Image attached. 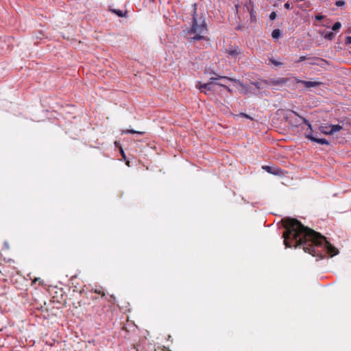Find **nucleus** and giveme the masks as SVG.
<instances>
[{"label": "nucleus", "instance_id": "f257e3e1", "mask_svg": "<svg viewBox=\"0 0 351 351\" xmlns=\"http://www.w3.org/2000/svg\"><path fill=\"white\" fill-rule=\"evenodd\" d=\"M283 223L285 230L282 237L286 247H302L305 252L313 256H317L320 259L324 258L325 254L317 250V247H323L331 257L339 253L338 250L328 242L325 237L304 226L298 219H285L283 220Z\"/></svg>", "mask_w": 351, "mask_h": 351}, {"label": "nucleus", "instance_id": "f03ea898", "mask_svg": "<svg viewBox=\"0 0 351 351\" xmlns=\"http://www.w3.org/2000/svg\"><path fill=\"white\" fill-rule=\"evenodd\" d=\"M192 21L190 28L187 31V35L192 36L193 40L205 39V34L208 32V27L204 16H199L197 14V4H193Z\"/></svg>", "mask_w": 351, "mask_h": 351}, {"label": "nucleus", "instance_id": "7ed1b4c3", "mask_svg": "<svg viewBox=\"0 0 351 351\" xmlns=\"http://www.w3.org/2000/svg\"><path fill=\"white\" fill-rule=\"evenodd\" d=\"M213 73L215 75V77H212L210 78V81H209V82H208L207 86L205 88V90H204V94L208 95L210 94V92L213 91L214 90V88H213L214 84L222 86L226 90L230 92L231 89L228 86H227L224 84H222L221 83L215 82V80H219V79H226L229 81L233 82V81H234V79L227 77V76L218 75L214 72H213Z\"/></svg>", "mask_w": 351, "mask_h": 351}, {"label": "nucleus", "instance_id": "20e7f679", "mask_svg": "<svg viewBox=\"0 0 351 351\" xmlns=\"http://www.w3.org/2000/svg\"><path fill=\"white\" fill-rule=\"evenodd\" d=\"M294 77H276V78H270L267 80H264L263 82L264 84L267 86H283L288 82H292L294 83L293 78Z\"/></svg>", "mask_w": 351, "mask_h": 351}, {"label": "nucleus", "instance_id": "39448f33", "mask_svg": "<svg viewBox=\"0 0 351 351\" xmlns=\"http://www.w3.org/2000/svg\"><path fill=\"white\" fill-rule=\"evenodd\" d=\"M228 58H241L243 56V53L241 49L237 45H230L228 49H226Z\"/></svg>", "mask_w": 351, "mask_h": 351}, {"label": "nucleus", "instance_id": "423d86ee", "mask_svg": "<svg viewBox=\"0 0 351 351\" xmlns=\"http://www.w3.org/2000/svg\"><path fill=\"white\" fill-rule=\"evenodd\" d=\"M294 83L295 84H302L306 88H310L313 87H317L321 85L322 83L317 81H304L294 77L293 78Z\"/></svg>", "mask_w": 351, "mask_h": 351}, {"label": "nucleus", "instance_id": "0eeeda50", "mask_svg": "<svg viewBox=\"0 0 351 351\" xmlns=\"http://www.w3.org/2000/svg\"><path fill=\"white\" fill-rule=\"evenodd\" d=\"M290 112H291V114H293L295 116L298 117V119L301 120L304 123H305L308 126V128L309 129V132H306L305 133V136H306V138H307L308 139L310 140L309 136H314L313 135V130H312L311 124L305 118L300 116L296 112H295L293 110H290Z\"/></svg>", "mask_w": 351, "mask_h": 351}, {"label": "nucleus", "instance_id": "6e6552de", "mask_svg": "<svg viewBox=\"0 0 351 351\" xmlns=\"http://www.w3.org/2000/svg\"><path fill=\"white\" fill-rule=\"evenodd\" d=\"M263 169L264 170H265L267 172H268L271 174L276 175V176H280L282 173V170L276 167L265 165V166H263Z\"/></svg>", "mask_w": 351, "mask_h": 351}, {"label": "nucleus", "instance_id": "1a4fd4ad", "mask_svg": "<svg viewBox=\"0 0 351 351\" xmlns=\"http://www.w3.org/2000/svg\"><path fill=\"white\" fill-rule=\"evenodd\" d=\"M310 60V62H308L311 65H317V66H323V63H326V61L322 58H317V57H313L308 58Z\"/></svg>", "mask_w": 351, "mask_h": 351}, {"label": "nucleus", "instance_id": "9d476101", "mask_svg": "<svg viewBox=\"0 0 351 351\" xmlns=\"http://www.w3.org/2000/svg\"><path fill=\"white\" fill-rule=\"evenodd\" d=\"M342 127L340 125H330L329 130H324V134H332L335 132H339L341 130Z\"/></svg>", "mask_w": 351, "mask_h": 351}, {"label": "nucleus", "instance_id": "9b49d317", "mask_svg": "<svg viewBox=\"0 0 351 351\" xmlns=\"http://www.w3.org/2000/svg\"><path fill=\"white\" fill-rule=\"evenodd\" d=\"M310 140L313 142L317 143L321 145H328L329 142L325 138H317L315 136H309Z\"/></svg>", "mask_w": 351, "mask_h": 351}, {"label": "nucleus", "instance_id": "f8f14e48", "mask_svg": "<svg viewBox=\"0 0 351 351\" xmlns=\"http://www.w3.org/2000/svg\"><path fill=\"white\" fill-rule=\"evenodd\" d=\"M281 36V32L279 29H275L271 33V36L274 39H278Z\"/></svg>", "mask_w": 351, "mask_h": 351}, {"label": "nucleus", "instance_id": "ddd939ff", "mask_svg": "<svg viewBox=\"0 0 351 351\" xmlns=\"http://www.w3.org/2000/svg\"><path fill=\"white\" fill-rule=\"evenodd\" d=\"M207 84L208 83L201 84L200 82H199V84L196 85V88H198L200 90V92L204 93V90H205Z\"/></svg>", "mask_w": 351, "mask_h": 351}, {"label": "nucleus", "instance_id": "4468645a", "mask_svg": "<svg viewBox=\"0 0 351 351\" xmlns=\"http://www.w3.org/2000/svg\"><path fill=\"white\" fill-rule=\"evenodd\" d=\"M123 133H126V134H144L143 132L136 131L134 130H126L125 131H123Z\"/></svg>", "mask_w": 351, "mask_h": 351}, {"label": "nucleus", "instance_id": "2eb2a0df", "mask_svg": "<svg viewBox=\"0 0 351 351\" xmlns=\"http://www.w3.org/2000/svg\"><path fill=\"white\" fill-rule=\"evenodd\" d=\"M341 27V23L340 22H336L332 27V29L333 31L339 30Z\"/></svg>", "mask_w": 351, "mask_h": 351}, {"label": "nucleus", "instance_id": "dca6fc26", "mask_svg": "<svg viewBox=\"0 0 351 351\" xmlns=\"http://www.w3.org/2000/svg\"><path fill=\"white\" fill-rule=\"evenodd\" d=\"M262 84H264L263 80L261 82H252V84L258 89H262L263 88V86H262Z\"/></svg>", "mask_w": 351, "mask_h": 351}, {"label": "nucleus", "instance_id": "f3484780", "mask_svg": "<svg viewBox=\"0 0 351 351\" xmlns=\"http://www.w3.org/2000/svg\"><path fill=\"white\" fill-rule=\"evenodd\" d=\"M93 291L95 293L101 295V297H104L106 295L105 292L101 289H93Z\"/></svg>", "mask_w": 351, "mask_h": 351}, {"label": "nucleus", "instance_id": "a211bd4d", "mask_svg": "<svg viewBox=\"0 0 351 351\" xmlns=\"http://www.w3.org/2000/svg\"><path fill=\"white\" fill-rule=\"evenodd\" d=\"M269 62L271 64H273L274 65H275V66H281V65H282V62L276 61V60L272 59V58H269Z\"/></svg>", "mask_w": 351, "mask_h": 351}, {"label": "nucleus", "instance_id": "6ab92c4d", "mask_svg": "<svg viewBox=\"0 0 351 351\" xmlns=\"http://www.w3.org/2000/svg\"><path fill=\"white\" fill-rule=\"evenodd\" d=\"M335 37V34L333 32H328L325 35V38L328 40H332Z\"/></svg>", "mask_w": 351, "mask_h": 351}, {"label": "nucleus", "instance_id": "aec40b11", "mask_svg": "<svg viewBox=\"0 0 351 351\" xmlns=\"http://www.w3.org/2000/svg\"><path fill=\"white\" fill-rule=\"evenodd\" d=\"M346 1L344 0H339L335 2V5L337 7H341L345 5Z\"/></svg>", "mask_w": 351, "mask_h": 351}, {"label": "nucleus", "instance_id": "412c9836", "mask_svg": "<svg viewBox=\"0 0 351 351\" xmlns=\"http://www.w3.org/2000/svg\"><path fill=\"white\" fill-rule=\"evenodd\" d=\"M112 12L115 13L117 16L120 17H123L125 15L123 14V12L120 10H113Z\"/></svg>", "mask_w": 351, "mask_h": 351}, {"label": "nucleus", "instance_id": "4be33fe9", "mask_svg": "<svg viewBox=\"0 0 351 351\" xmlns=\"http://www.w3.org/2000/svg\"><path fill=\"white\" fill-rule=\"evenodd\" d=\"M320 131L324 133V130H330V125H322L319 127Z\"/></svg>", "mask_w": 351, "mask_h": 351}, {"label": "nucleus", "instance_id": "5701e85b", "mask_svg": "<svg viewBox=\"0 0 351 351\" xmlns=\"http://www.w3.org/2000/svg\"><path fill=\"white\" fill-rule=\"evenodd\" d=\"M277 15H276V13L275 12H271L269 14V19L270 20L273 21L274 19H276Z\"/></svg>", "mask_w": 351, "mask_h": 351}, {"label": "nucleus", "instance_id": "b1692460", "mask_svg": "<svg viewBox=\"0 0 351 351\" xmlns=\"http://www.w3.org/2000/svg\"><path fill=\"white\" fill-rule=\"evenodd\" d=\"M109 302H111L112 304H115V302H116V298H115V296L114 295H110Z\"/></svg>", "mask_w": 351, "mask_h": 351}, {"label": "nucleus", "instance_id": "393cba45", "mask_svg": "<svg viewBox=\"0 0 351 351\" xmlns=\"http://www.w3.org/2000/svg\"><path fill=\"white\" fill-rule=\"evenodd\" d=\"M307 59L308 58L306 56H300L299 58V59L296 61V62L299 63V62H302V61H304L305 60H307Z\"/></svg>", "mask_w": 351, "mask_h": 351}, {"label": "nucleus", "instance_id": "a878e982", "mask_svg": "<svg viewBox=\"0 0 351 351\" xmlns=\"http://www.w3.org/2000/svg\"><path fill=\"white\" fill-rule=\"evenodd\" d=\"M346 44H351V36H347L346 38Z\"/></svg>", "mask_w": 351, "mask_h": 351}, {"label": "nucleus", "instance_id": "bb28decb", "mask_svg": "<svg viewBox=\"0 0 351 351\" xmlns=\"http://www.w3.org/2000/svg\"><path fill=\"white\" fill-rule=\"evenodd\" d=\"M285 8L287 10H290L291 9V5L289 2H287L285 5H284Z\"/></svg>", "mask_w": 351, "mask_h": 351}, {"label": "nucleus", "instance_id": "cd10ccee", "mask_svg": "<svg viewBox=\"0 0 351 351\" xmlns=\"http://www.w3.org/2000/svg\"><path fill=\"white\" fill-rule=\"evenodd\" d=\"M240 116H241L243 117H245V118L252 119V118L249 115H247V114H246L245 113H241Z\"/></svg>", "mask_w": 351, "mask_h": 351}, {"label": "nucleus", "instance_id": "c85d7f7f", "mask_svg": "<svg viewBox=\"0 0 351 351\" xmlns=\"http://www.w3.org/2000/svg\"><path fill=\"white\" fill-rule=\"evenodd\" d=\"M2 289H3V290H2V291H0V295H5V294L6 293V292H5V288L4 287V288H3Z\"/></svg>", "mask_w": 351, "mask_h": 351}, {"label": "nucleus", "instance_id": "c756f323", "mask_svg": "<svg viewBox=\"0 0 351 351\" xmlns=\"http://www.w3.org/2000/svg\"><path fill=\"white\" fill-rule=\"evenodd\" d=\"M121 154L123 158H125V154H124V152H123V149L121 147Z\"/></svg>", "mask_w": 351, "mask_h": 351}, {"label": "nucleus", "instance_id": "7c9ffc66", "mask_svg": "<svg viewBox=\"0 0 351 351\" xmlns=\"http://www.w3.org/2000/svg\"><path fill=\"white\" fill-rule=\"evenodd\" d=\"M300 125V123H299V120H298V119H297V120L295 121V125L297 126V125Z\"/></svg>", "mask_w": 351, "mask_h": 351}, {"label": "nucleus", "instance_id": "2f4dec72", "mask_svg": "<svg viewBox=\"0 0 351 351\" xmlns=\"http://www.w3.org/2000/svg\"><path fill=\"white\" fill-rule=\"evenodd\" d=\"M39 280V278H35L34 280H33V283H36V282H37L38 280Z\"/></svg>", "mask_w": 351, "mask_h": 351}, {"label": "nucleus", "instance_id": "473e14b6", "mask_svg": "<svg viewBox=\"0 0 351 351\" xmlns=\"http://www.w3.org/2000/svg\"><path fill=\"white\" fill-rule=\"evenodd\" d=\"M241 29V26H238V27H237V29Z\"/></svg>", "mask_w": 351, "mask_h": 351}]
</instances>
